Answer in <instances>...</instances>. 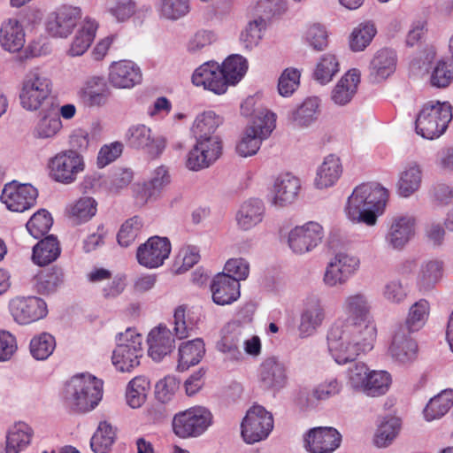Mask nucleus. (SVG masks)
Here are the masks:
<instances>
[{
	"label": "nucleus",
	"mask_w": 453,
	"mask_h": 453,
	"mask_svg": "<svg viewBox=\"0 0 453 453\" xmlns=\"http://www.w3.org/2000/svg\"><path fill=\"white\" fill-rule=\"evenodd\" d=\"M377 333L374 320L336 322L327 334L329 352L339 365L352 362L373 349Z\"/></svg>",
	"instance_id": "obj_1"
},
{
	"label": "nucleus",
	"mask_w": 453,
	"mask_h": 453,
	"mask_svg": "<svg viewBox=\"0 0 453 453\" xmlns=\"http://www.w3.org/2000/svg\"><path fill=\"white\" fill-rule=\"evenodd\" d=\"M387 188L375 183H363L355 188L349 196L345 213L349 220L374 226L388 200Z\"/></svg>",
	"instance_id": "obj_2"
},
{
	"label": "nucleus",
	"mask_w": 453,
	"mask_h": 453,
	"mask_svg": "<svg viewBox=\"0 0 453 453\" xmlns=\"http://www.w3.org/2000/svg\"><path fill=\"white\" fill-rule=\"evenodd\" d=\"M65 402L76 412L93 410L102 399L103 381L91 375L73 376L65 385Z\"/></svg>",
	"instance_id": "obj_3"
},
{
	"label": "nucleus",
	"mask_w": 453,
	"mask_h": 453,
	"mask_svg": "<svg viewBox=\"0 0 453 453\" xmlns=\"http://www.w3.org/2000/svg\"><path fill=\"white\" fill-rule=\"evenodd\" d=\"M452 119V106L448 102L430 101L424 104L415 122L418 134L434 140L443 134Z\"/></svg>",
	"instance_id": "obj_4"
},
{
	"label": "nucleus",
	"mask_w": 453,
	"mask_h": 453,
	"mask_svg": "<svg viewBox=\"0 0 453 453\" xmlns=\"http://www.w3.org/2000/svg\"><path fill=\"white\" fill-rule=\"evenodd\" d=\"M211 424V412L205 407L196 405L175 413L172 419V430L180 439L196 438Z\"/></svg>",
	"instance_id": "obj_5"
},
{
	"label": "nucleus",
	"mask_w": 453,
	"mask_h": 453,
	"mask_svg": "<svg viewBox=\"0 0 453 453\" xmlns=\"http://www.w3.org/2000/svg\"><path fill=\"white\" fill-rule=\"evenodd\" d=\"M52 92V82L39 69L30 70L22 81L19 92L21 106L29 111L39 110Z\"/></svg>",
	"instance_id": "obj_6"
},
{
	"label": "nucleus",
	"mask_w": 453,
	"mask_h": 453,
	"mask_svg": "<svg viewBox=\"0 0 453 453\" xmlns=\"http://www.w3.org/2000/svg\"><path fill=\"white\" fill-rule=\"evenodd\" d=\"M119 343L113 350L112 364L120 372H131L143 356L142 336L128 328L119 334Z\"/></svg>",
	"instance_id": "obj_7"
},
{
	"label": "nucleus",
	"mask_w": 453,
	"mask_h": 453,
	"mask_svg": "<svg viewBox=\"0 0 453 453\" xmlns=\"http://www.w3.org/2000/svg\"><path fill=\"white\" fill-rule=\"evenodd\" d=\"M254 126L246 129L241 141L236 145V152L241 157L255 155L261 145V142L266 139L276 127V115L265 111L261 112Z\"/></svg>",
	"instance_id": "obj_8"
},
{
	"label": "nucleus",
	"mask_w": 453,
	"mask_h": 453,
	"mask_svg": "<svg viewBox=\"0 0 453 453\" xmlns=\"http://www.w3.org/2000/svg\"><path fill=\"white\" fill-rule=\"evenodd\" d=\"M49 169L54 180L63 184H71L84 171V157L73 150H62L50 159Z\"/></svg>",
	"instance_id": "obj_9"
},
{
	"label": "nucleus",
	"mask_w": 453,
	"mask_h": 453,
	"mask_svg": "<svg viewBox=\"0 0 453 453\" xmlns=\"http://www.w3.org/2000/svg\"><path fill=\"white\" fill-rule=\"evenodd\" d=\"M242 436L250 444L268 437L273 428V418L261 405L252 406L246 413L242 425Z\"/></svg>",
	"instance_id": "obj_10"
},
{
	"label": "nucleus",
	"mask_w": 453,
	"mask_h": 453,
	"mask_svg": "<svg viewBox=\"0 0 453 453\" xmlns=\"http://www.w3.org/2000/svg\"><path fill=\"white\" fill-rule=\"evenodd\" d=\"M9 311L13 319L19 325H28L38 321L48 313L46 303L36 296H16L9 303Z\"/></svg>",
	"instance_id": "obj_11"
},
{
	"label": "nucleus",
	"mask_w": 453,
	"mask_h": 453,
	"mask_svg": "<svg viewBox=\"0 0 453 453\" xmlns=\"http://www.w3.org/2000/svg\"><path fill=\"white\" fill-rule=\"evenodd\" d=\"M37 196L38 191L34 186L13 180L4 185L1 201L10 211L23 212L35 205Z\"/></svg>",
	"instance_id": "obj_12"
},
{
	"label": "nucleus",
	"mask_w": 453,
	"mask_h": 453,
	"mask_svg": "<svg viewBox=\"0 0 453 453\" xmlns=\"http://www.w3.org/2000/svg\"><path fill=\"white\" fill-rule=\"evenodd\" d=\"M81 18L79 7L62 5L49 14L46 20V30L53 37L65 38L72 34Z\"/></svg>",
	"instance_id": "obj_13"
},
{
	"label": "nucleus",
	"mask_w": 453,
	"mask_h": 453,
	"mask_svg": "<svg viewBox=\"0 0 453 453\" xmlns=\"http://www.w3.org/2000/svg\"><path fill=\"white\" fill-rule=\"evenodd\" d=\"M221 150L219 137L197 139L196 145L188 154L186 165L193 171L206 168L219 157Z\"/></svg>",
	"instance_id": "obj_14"
},
{
	"label": "nucleus",
	"mask_w": 453,
	"mask_h": 453,
	"mask_svg": "<svg viewBox=\"0 0 453 453\" xmlns=\"http://www.w3.org/2000/svg\"><path fill=\"white\" fill-rule=\"evenodd\" d=\"M341 441V434L331 426L313 427L303 437L304 448L311 453H332Z\"/></svg>",
	"instance_id": "obj_15"
},
{
	"label": "nucleus",
	"mask_w": 453,
	"mask_h": 453,
	"mask_svg": "<svg viewBox=\"0 0 453 453\" xmlns=\"http://www.w3.org/2000/svg\"><path fill=\"white\" fill-rule=\"evenodd\" d=\"M171 243L166 237L152 236L136 251L138 263L147 268H157L168 258Z\"/></svg>",
	"instance_id": "obj_16"
},
{
	"label": "nucleus",
	"mask_w": 453,
	"mask_h": 453,
	"mask_svg": "<svg viewBox=\"0 0 453 453\" xmlns=\"http://www.w3.org/2000/svg\"><path fill=\"white\" fill-rule=\"evenodd\" d=\"M111 91L103 76L88 77L77 91L79 101L88 108H100L107 104Z\"/></svg>",
	"instance_id": "obj_17"
},
{
	"label": "nucleus",
	"mask_w": 453,
	"mask_h": 453,
	"mask_svg": "<svg viewBox=\"0 0 453 453\" xmlns=\"http://www.w3.org/2000/svg\"><path fill=\"white\" fill-rule=\"evenodd\" d=\"M106 10L117 22L124 23L133 18L138 25H142L152 12L150 5L138 7L135 0H107Z\"/></svg>",
	"instance_id": "obj_18"
},
{
	"label": "nucleus",
	"mask_w": 453,
	"mask_h": 453,
	"mask_svg": "<svg viewBox=\"0 0 453 453\" xmlns=\"http://www.w3.org/2000/svg\"><path fill=\"white\" fill-rule=\"evenodd\" d=\"M323 238V228L316 222H308L290 231L288 245L295 253L303 254L315 248Z\"/></svg>",
	"instance_id": "obj_19"
},
{
	"label": "nucleus",
	"mask_w": 453,
	"mask_h": 453,
	"mask_svg": "<svg viewBox=\"0 0 453 453\" xmlns=\"http://www.w3.org/2000/svg\"><path fill=\"white\" fill-rule=\"evenodd\" d=\"M192 83L217 95H222L227 90L220 65L215 61H208L196 68L192 75Z\"/></svg>",
	"instance_id": "obj_20"
},
{
	"label": "nucleus",
	"mask_w": 453,
	"mask_h": 453,
	"mask_svg": "<svg viewBox=\"0 0 453 453\" xmlns=\"http://www.w3.org/2000/svg\"><path fill=\"white\" fill-rule=\"evenodd\" d=\"M142 80V71L133 61L112 62L109 67L108 81L114 88H132L140 84Z\"/></svg>",
	"instance_id": "obj_21"
},
{
	"label": "nucleus",
	"mask_w": 453,
	"mask_h": 453,
	"mask_svg": "<svg viewBox=\"0 0 453 453\" xmlns=\"http://www.w3.org/2000/svg\"><path fill=\"white\" fill-rule=\"evenodd\" d=\"M258 378L263 388L278 391L288 383L287 366L275 357H266L259 365Z\"/></svg>",
	"instance_id": "obj_22"
},
{
	"label": "nucleus",
	"mask_w": 453,
	"mask_h": 453,
	"mask_svg": "<svg viewBox=\"0 0 453 453\" xmlns=\"http://www.w3.org/2000/svg\"><path fill=\"white\" fill-rule=\"evenodd\" d=\"M325 318L326 312L321 301L315 296L306 298L300 314V336L307 337L313 334L322 325Z\"/></svg>",
	"instance_id": "obj_23"
},
{
	"label": "nucleus",
	"mask_w": 453,
	"mask_h": 453,
	"mask_svg": "<svg viewBox=\"0 0 453 453\" xmlns=\"http://www.w3.org/2000/svg\"><path fill=\"white\" fill-rule=\"evenodd\" d=\"M358 266L359 259L357 257L339 253L327 266L324 281L331 287L344 283L357 270Z\"/></svg>",
	"instance_id": "obj_24"
},
{
	"label": "nucleus",
	"mask_w": 453,
	"mask_h": 453,
	"mask_svg": "<svg viewBox=\"0 0 453 453\" xmlns=\"http://www.w3.org/2000/svg\"><path fill=\"white\" fill-rule=\"evenodd\" d=\"M300 180L289 173L280 174L271 189V203L278 207L291 204L300 189Z\"/></svg>",
	"instance_id": "obj_25"
},
{
	"label": "nucleus",
	"mask_w": 453,
	"mask_h": 453,
	"mask_svg": "<svg viewBox=\"0 0 453 453\" xmlns=\"http://www.w3.org/2000/svg\"><path fill=\"white\" fill-rule=\"evenodd\" d=\"M411 334L406 327L397 326L389 346L391 357L403 364L415 360L418 355V344L411 337Z\"/></svg>",
	"instance_id": "obj_26"
},
{
	"label": "nucleus",
	"mask_w": 453,
	"mask_h": 453,
	"mask_svg": "<svg viewBox=\"0 0 453 453\" xmlns=\"http://www.w3.org/2000/svg\"><path fill=\"white\" fill-rule=\"evenodd\" d=\"M128 146L134 149H147L151 155H159L165 149V141L154 138L151 130L145 125H135L129 127L126 134Z\"/></svg>",
	"instance_id": "obj_27"
},
{
	"label": "nucleus",
	"mask_w": 453,
	"mask_h": 453,
	"mask_svg": "<svg viewBox=\"0 0 453 453\" xmlns=\"http://www.w3.org/2000/svg\"><path fill=\"white\" fill-rule=\"evenodd\" d=\"M241 284L229 274H217L211 285L212 300L216 304L226 305L235 302L241 295Z\"/></svg>",
	"instance_id": "obj_28"
},
{
	"label": "nucleus",
	"mask_w": 453,
	"mask_h": 453,
	"mask_svg": "<svg viewBox=\"0 0 453 453\" xmlns=\"http://www.w3.org/2000/svg\"><path fill=\"white\" fill-rule=\"evenodd\" d=\"M147 342L149 356L155 361H160L170 353L174 343L171 331L161 325L150 332Z\"/></svg>",
	"instance_id": "obj_29"
},
{
	"label": "nucleus",
	"mask_w": 453,
	"mask_h": 453,
	"mask_svg": "<svg viewBox=\"0 0 453 453\" xmlns=\"http://www.w3.org/2000/svg\"><path fill=\"white\" fill-rule=\"evenodd\" d=\"M342 173V165L339 157L330 154L324 158L317 171L315 186L318 188H326L334 186Z\"/></svg>",
	"instance_id": "obj_30"
},
{
	"label": "nucleus",
	"mask_w": 453,
	"mask_h": 453,
	"mask_svg": "<svg viewBox=\"0 0 453 453\" xmlns=\"http://www.w3.org/2000/svg\"><path fill=\"white\" fill-rule=\"evenodd\" d=\"M0 43L10 52L19 51L25 44V32L16 19H9L2 24Z\"/></svg>",
	"instance_id": "obj_31"
},
{
	"label": "nucleus",
	"mask_w": 453,
	"mask_h": 453,
	"mask_svg": "<svg viewBox=\"0 0 453 453\" xmlns=\"http://www.w3.org/2000/svg\"><path fill=\"white\" fill-rule=\"evenodd\" d=\"M360 73L357 69L348 71L337 82L332 91V100L339 105H345L357 93Z\"/></svg>",
	"instance_id": "obj_32"
},
{
	"label": "nucleus",
	"mask_w": 453,
	"mask_h": 453,
	"mask_svg": "<svg viewBox=\"0 0 453 453\" xmlns=\"http://www.w3.org/2000/svg\"><path fill=\"white\" fill-rule=\"evenodd\" d=\"M62 127V120L53 108L42 110L33 129V136L37 139H52Z\"/></svg>",
	"instance_id": "obj_33"
},
{
	"label": "nucleus",
	"mask_w": 453,
	"mask_h": 453,
	"mask_svg": "<svg viewBox=\"0 0 453 453\" xmlns=\"http://www.w3.org/2000/svg\"><path fill=\"white\" fill-rule=\"evenodd\" d=\"M415 219L411 217H399L394 220L387 235L388 243L394 249L403 248L414 235Z\"/></svg>",
	"instance_id": "obj_34"
},
{
	"label": "nucleus",
	"mask_w": 453,
	"mask_h": 453,
	"mask_svg": "<svg viewBox=\"0 0 453 453\" xmlns=\"http://www.w3.org/2000/svg\"><path fill=\"white\" fill-rule=\"evenodd\" d=\"M97 28L98 24L95 19L86 18L71 43L69 55L73 57L83 55L94 41Z\"/></svg>",
	"instance_id": "obj_35"
},
{
	"label": "nucleus",
	"mask_w": 453,
	"mask_h": 453,
	"mask_svg": "<svg viewBox=\"0 0 453 453\" xmlns=\"http://www.w3.org/2000/svg\"><path fill=\"white\" fill-rule=\"evenodd\" d=\"M396 56L389 49L380 50L370 64V73L373 80L380 81L388 78L395 70Z\"/></svg>",
	"instance_id": "obj_36"
},
{
	"label": "nucleus",
	"mask_w": 453,
	"mask_h": 453,
	"mask_svg": "<svg viewBox=\"0 0 453 453\" xmlns=\"http://www.w3.org/2000/svg\"><path fill=\"white\" fill-rule=\"evenodd\" d=\"M342 308L349 319L347 322L374 320L370 312L369 303L362 294H355L346 297Z\"/></svg>",
	"instance_id": "obj_37"
},
{
	"label": "nucleus",
	"mask_w": 453,
	"mask_h": 453,
	"mask_svg": "<svg viewBox=\"0 0 453 453\" xmlns=\"http://www.w3.org/2000/svg\"><path fill=\"white\" fill-rule=\"evenodd\" d=\"M33 429L25 422L15 423L6 436V451L19 453L28 446L33 436Z\"/></svg>",
	"instance_id": "obj_38"
},
{
	"label": "nucleus",
	"mask_w": 453,
	"mask_h": 453,
	"mask_svg": "<svg viewBox=\"0 0 453 453\" xmlns=\"http://www.w3.org/2000/svg\"><path fill=\"white\" fill-rule=\"evenodd\" d=\"M204 352V344L201 339L182 343L179 348L178 371L184 372L198 364Z\"/></svg>",
	"instance_id": "obj_39"
},
{
	"label": "nucleus",
	"mask_w": 453,
	"mask_h": 453,
	"mask_svg": "<svg viewBox=\"0 0 453 453\" xmlns=\"http://www.w3.org/2000/svg\"><path fill=\"white\" fill-rule=\"evenodd\" d=\"M60 251L58 239L53 235H49L34 247L32 259L40 266L47 265L59 257Z\"/></svg>",
	"instance_id": "obj_40"
},
{
	"label": "nucleus",
	"mask_w": 453,
	"mask_h": 453,
	"mask_svg": "<svg viewBox=\"0 0 453 453\" xmlns=\"http://www.w3.org/2000/svg\"><path fill=\"white\" fill-rule=\"evenodd\" d=\"M443 274V264L439 260H430L424 263L417 280V285L420 291H429L441 280Z\"/></svg>",
	"instance_id": "obj_41"
},
{
	"label": "nucleus",
	"mask_w": 453,
	"mask_h": 453,
	"mask_svg": "<svg viewBox=\"0 0 453 453\" xmlns=\"http://www.w3.org/2000/svg\"><path fill=\"white\" fill-rule=\"evenodd\" d=\"M453 406V389H445L430 399L424 409V416L431 421L444 416Z\"/></svg>",
	"instance_id": "obj_42"
},
{
	"label": "nucleus",
	"mask_w": 453,
	"mask_h": 453,
	"mask_svg": "<svg viewBox=\"0 0 453 453\" xmlns=\"http://www.w3.org/2000/svg\"><path fill=\"white\" fill-rule=\"evenodd\" d=\"M65 283V273L59 266L54 265L42 271L37 279V290L42 295L56 292Z\"/></svg>",
	"instance_id": "obj_43"
},
{
	"label": "nucleus",
	"mask_w": 453,
	"mask_h": 453,
	"mask_svg": "<svg viewBox=\"0 0 453 453\" xmlns=\"http://www.w3.org/2000/svg\"><path fill=\"white\" fill-rule=\"evenodd\" d=\"M264 214L263 203L258 200H250L244 203L237 214L240 227L248 230L261 222Z\"/></svg>",
	"instance_id": "obj_44"
},
{
	"label": "nucleus",
	"mask_w": 453,
	"mask_h": 453,
	"mask_svg": "<svg viewBox=\"0 0 453 453\" xmlns=\"http://www.w3.org/2000/svg\"><path fill=\"white\" fill-rule=\"evenodd\" d=\"M248 69L247 60L240 55L229 56L220 66L226 86L238 83Z\"/></svg>",
	"instance_id": "obj_45"
},
{
	"label": "nucleus",
	"mask_w": 453,
	"mask_h": 453,
	"mask_svg": "<svg viewBox=\"0 0 453 453\" xmlns=\"http://www.w3.org/2000/svg\"><path fill=\"white\" fill-rule=\"evenodd\" d=\"M429 313V303L425 299H420L411 306L405 324L399 326L406 327L409 333L417 332L425 326Z\"/></svg>",
	"instance_id": "obj_46"
},
{
	"label": "nucleus",
	"mask_w": 453,
	"mask_h": 453,
	"mask_svg": "<svg viewBox=\"0 0 453 453\" xmlns=\"http://www.w3.org/2000/svg\"><path fill=\"white\" fill-rule=\"evenodd\" d=\"M96 202L91 197H81L67 209L69 219L75 225L88 221L96 212Z\"/></svg>",
	"instance_id": "obj_47"
},
{
	"label": "nucleus",
	"mask_w": 453,
	"mask_h": 453,
	"mask_svg": "<svg viewBox=\"0 0 453 453\" xmlns=\"http://www.w3.org/2000/svg\"><path fill=\"white\" fill-rule=\"evenodd\" d=\"M221 118L212 111H206L199 114L193 124V132L197 139L216 137L211 135L221 124Z\"/></svg>",
	"instance_id": "obj_48"
},
{
	"label": "nucleus",
	"mask_w": 453,
	"mask_h": 453,
	"mask_svg": "<svg viewBox=\"0 0 453 453\" xmlns=\"http://www.w3.org/2000/svg\"><path fill=\"white\" fill-rule=\"evenodd\" d=\"M422 172L418 165H409L401 173L397 183L399 195L408 197L420 187Z\"/></svg>",
	"instance_id": "obj_49"
},
{
	"label": "nucleus",
	"mask_w": 453,
	"mask_h": 453,
	"mask_svg": "<svg viewBox=\"0 0 453 453\" xmlns=\"http://www.w3.org/2000/svg\"><path fill=\"white\" fill-rule=\"evenodd\" d=\"M115 435V430L110 423L100 422L90 441L92 450L95 453H107L114 442Z\"/></svg>",
	"instance_id": "obj_50"
},
{
	"label": "nucleus",
	"mask_w": 453,
	"mask_h": 453,
	"mask_svg": "<svg viewBox=\"0 0 453 453\" xmlns=\"http://www.w3.org/2000/svg\"><path fill=\"white\" fill-rule=\"evenodd\" d=\"M29 349L34 358L46 360L56 349L55 337L49 333H41L31 339Z\"/></svg>",
	"instance_id": "obj_51"
},
{
	"label": "nucleus",
	"mask_w": 453,
	"mask_h": 453,
	"mask_svg": "<svg viewBox=\"0 0 453 453\" xmlns=\"http://www.w3.org/2000/svg\"><path fill=\"white\" fill-rule=\"evenodd\" d=\"M150 380L145 376H136L128 384L127 402L132 408L141 407L147 397Z\"/></svg>",
	"instance_id": "obj_52"
},
{
	"label": "nucleus",
	"mask_w": 453,
	"mask_h": 453,
	"mask_svg": "<svg viewBox=\"0 0 453 453\" xmlns=\"http://www.w3.org/2000/svg\"><path fill=\"white\" fill-rule=\"evenodd\" d=\"M391 382L390 374L384 371H371L365 380L362 391L369 396L384 395Z\"/></svg>",
	"instance_id": "obj_53"
},
{
	"label": "nucleus",
	"mask_w": 453,
	"mask_h": 453,
	"mask_svg": "<svg viewBox=\"0 0 453 453\" xmlns=\"http://www.w3.org/2000/svg\"><path fill=\"white\" fill-rule=\"evenodd\" d=\"M401 428L400 419L390 417L384 420L378 427L375 436L374 443L380 448H384L391 444V442L397 436Z\"/></svg>",
	"instance_id": "obj_54"
},
{
	"label": "nucleus",
	"mask_w": 453,
	"mask_h": 453,
	"mask_svg": "<svg viewBox=\"0 0 453 453\" xmlns=\"http://www.w3.org/2000/svg\"><path fill=\"white\" fill-rule=\"evenodd\" d=\"M339 71V62L333 54H325L317 64L314 78L320 84L328 83Z\"/></svg>",
	"instance_id": "obj_55"
},
{
	"label": "nucleus",
	"mask_w": 453,
	"mask_h": 453,
	"mask_svg": "<svg viewBox=\"0 0 453 453\" xmlns=\"http://www.w3.org/2000/svg\"><path fill=\"white\" fill-rule=\"evenodd\" d=\"M376 28L372 23L360 24L350 35L349 46L353 51L364 50L376 35Z\"/></svg>",
	"instance_id": "obj_56"
},
{
	"label": "nucleus",
	"mask_w": 453,
	"mask_h": 453,
	"mask_svg": "<svg viewBox=\"0 0 453 453\" xmlns=\"http://www.w3.org/2000/svg\"><path fill=\"white\" fill-rule=\"evenodd\" d=\"M142 220L138 216L127 219L120 226L117 234V241L122 247H128L134 243L142 228Z\"/></svg>",
	"instance_id": "obj_57"
},
{
	"label": "nucleus",
	"mask_w": 453,
	"mask_h": 453,
	"mask_svg": "<svg viewBox=\"0 0 453 453\" xmlns=\"http://www.w3.org/2000/svg\"><path fill=\"white\" fill-rule=\"evenodd\" d=\"M52 223L50 214L45 210H40L30 218L26 227L34 238L39 239L49 232Z\"/></svg>",
	"instance_id": "obj_58"
},
{
	"label": "nucleus",
	"mask_w": 453,
	"mask_h": 453,
	"mask_svg": "<svg viewBox=\"0 0 453 453\" xmlns=\"http://www.w3.org/2000/svg\"><path fill=\"white\" fill-rule=\"evenodd\" d=\"M189 11V0H160L159 14L166 19H179L186 16Z\"/></svg>",
	"instance_id": "obj_59"
},
{
	"label": "nucleus",
	"mask_w": 453,
	"mask_h": 453,
	"mask_svg": "<svg viewBox=\"0 0 453 453\" xmlns=\"http://www.w3.org/2000/svg\"><path fill=\"white\" fill-rule=\"evenodd\" d=\"M171 181V177L167 168L165 166L157 167L152 173L151 179L145 182L142 191L148 198L157 196L161 190Z\"/></svg>",
	"instance_id": "obj_60"
},
{
	"label": "nucleus",
	"mask_w": 453,
	"mask_h": 453,
	"mask_svg": "<svg viewBox=\"0 0 453 453\" xmlns=\"http://www.w3.org/2000/svg\"><path fill=\"white\" fill-rule=\"evenodd\" d=\"M265 27V20L261 17L248 24L240 36V41L246 49L251 50L258 44L262 37V29H264Z\"/></svg>",
	"instance_id": "obj_61"
},
{
	"label": "nucleus",
	"mask_w": 453,
	"mask_h": 453,
	"mask_svg": "<svg viewBox=\"0 0 453 453\" xmlns=\"http://www.w3.org/2000/svg\"><path fill=\"white\" fill-rule=\"evenodd\" d=\"M453 80V62L440 60L431 74V84L437 88L448 87Z\"/></svg>",
	"instance_id": "obj_62"
},
{
	"label": "nucleus",
	"mask_w": 453,
	"mask_h": 453,
	"mask_svg": "<svg viewBox=\"0 0 453 453\" xmlns=\"http://www.w3.org/2000/svg\"><path fill=\"white\" fill-rule=\"evenodd\" d=\"M179 388V381L173 376H165L157 382L155 396L162 403H169Z\"/></svg>",
	"instance_id": "obj_63"
},
{
	"label": "nucleus",
	"mask_w": 453,
	"mask_h": 453,
	"mask_svg": "<svg viewBox=\"0 0 453 453\" xmlns=\"http://www.w3.org/2000/svg\"><path fill=\"white\" fill-rule=\"evenodd\" d=\"M300 73L296 69L287 68L278 82V90L280 96H289L298 88Z\"/></svg>",
	"instance_id": "obj_64"
}]
</instances>
